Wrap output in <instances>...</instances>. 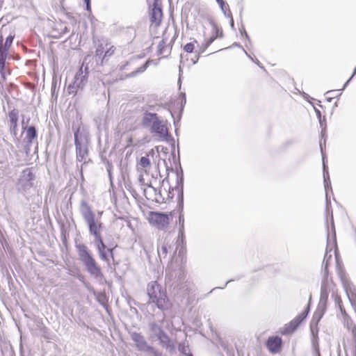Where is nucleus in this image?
I'll return each mask as SVG.
<instances>
[{"label": "nucleus", "mask_w": 356, "mask_h": 356, "mask_svg": "<svg viewBox=\"0 0 356 356\" xmlns=\"http://www.w3.org/2000/svg\"><path fill=\"white\" fill-rule=\"evenodd\" d=\"M226 7H228L227 5L225 3V5H222V7H220L222 10H224Z\"/></svg>", "instance_id": "2f4dec72"}, {"label": "nucleus", "mask_w": 356, "mask_h": 356, "mask_svg": "<svg viewBox=\"0 0 356 356\" xmlns=\"http://www.w3.org/2000/svg\"><path fill=\"white\" fill-rule=\"evenodd\" d=\"M151 26L159 27L163 19V11L161 0H153L152 8L149 12Z\"/></svg>", "instance_id": "0eeeda50"}, {"label": "nucleus", "mask_w": 356, "mask_h": 356, "mask_svg": "<svg viewBox=\"0 0 356 356\" xmlns=\"http://www.w3.org/2000/svg\"><path fill=\"white\" fill-rule=\"evenodd\" d=\"M129 142H130V143H131V142H132V138H129Z\"/></svg>", "instance_id": "f704fd0d"}, {"label": "nucleus", "mask_w": 356, "mask_h": 356, "mask_svg": "<svg viewBox=\"0 0 356 356\" xmlns=\"http://www.w3.org/2000/svg\"><path fill=\"white\" fill-rule=\"evenodd\" d=\"M266 346L270 353L277 354L282 350V340L278 336L270 337L266 342Z\"/></svg>", "instance_id": "9b49d317"}, {"label": "nucleus", "mask_w": 356, "mask_h": 356, "mask_svg": "<svg viewBox=\"0 0 356 356\" xmlns=\"http://www.w3.org/2000/svg\"><path fill=\"white\" fill-rule=\"evenodd\" d=\"M95 240H96L97 242H98L99 243L98 245V246H97V248H98V250H99V253L101 252V250L102 252H104L106 250V246L104 244V243L103 242L102 236H100V239H95Z\"/></svg>", "instance_id": "b1692460"}, {"label": "nucleus", "mask_w": 356, "mask_h": 356, "mask_svg": "<svg viewBox=\"0 0 356 356\" xmlns=\"http://www.w3.org/2000/svg\"><path fill=\"white\" fill-rule=\"evenodd\" d=\"M171 42H172V40L168 43L167 38L165 37V33H163V38L158 46V54L163 55L166 52L170 53L172 49V44H170Z\"/></svg>", "instance_id": "2eb2a0df"}, {"label": "nucleus", "mask_w": 356, "mask_h": 356, "mask_svg": "<svg viewBox=\"0 0 356 356\" xmlns=\"http://www.w3.org/2000/svg\"><path fill=\"white\" fill-rule=\"evenodd\" d=\"M355 74H356V67H355V70H354V72H353V75H352V77H353L354 75H355Z\"/></svg>", "instance_id": "473e14b6"}, {"label": "nucleus", "mask_w": 356, "mask_h": 356, "mask_svg": "<svg viewBox=\"0 0 356 356\" xmlns=\"http://www.w3.org/2000/svg\"><path fill=\"white\" fill-rule=\"evenodd\" d=\"M168 245L163 242L161 245L158 248V254L160 257L165 258L168 253Z\"/></svg>", "instance_id": "412c9836"}, {"label": "nucleus", "mask_w": 356, "mask_h": 356, "mask_svg": "<svg viewBox=\"0 0 356 356\" xmlns=\"http://www.w3.org/2000/svg\"><path fill=\"white\" fill-rule=\"evenodd\" d=\"M138 168L143 170L145 172L150 169L151 162L147 156H142L138 162Z\"/></svg>", "instance_id": "6ab92c4d"}, {"label": "nucleus", "mask_w": 356, "mask_h": 356, "mask_svg": "<svg viewBox=\"0 0 356 356\" xmlns=\"http://www.w3.org/2000/svg\"><path fill=\"white\" fill-rule=\"evenodd\" d=\"M76 249L79 258L83 264L93 258L86 245L83 244H79L76 245Z\"/></svg>", "instance_id": "4468645a"}, {"label": "nucleus", "mask_w": 356, "mask_h": 356, "mask_svg": "<svg viewBox=\"0 0 356 356\" xmlns=\"http://www.w3.org/2000/svg\"><path fill=\"white\" fill-rule=\"evenodd\" d=\"M9 125L10 133L16 136L17 134L18 111L15 109L10 111L8 113Z\"/></svg>", "instance_id": "ddd939ff"}, {"label": "nucleus", "mask_w": 356, "mask_h": 356, "mask_svg": "<svg viewBox=\"0 0 356 356\" xmlns=\"http://www.w3.org/2000/svg\"><path fill=\"white\" fill-rule=\"evenodd\" d=\"M132 339L135 341L136 345L139 349H143L147 346L144 337L139 334L134 333L132 335Z\"/></svg>", "instance_id": "a211bd4d"}, {"label": "nucleus", "mask_w": 356, "mask_h": 356, "mask_svg": "<svg viewBox=\"0 0 356 356\" xmlns=\"http://www.w3.org/2000/svg\"><path fill=\"white\" fill-rule=\"evenodd\" d=\"M188 356H193V355L192 354H189Z\"/></svg>", "instance_id": "c9c22d12"}, {"label": "nucleus", "mask_w": 356, "mask_h": 356, "mask_svg": "<svg viewBox=\"0 0 356 356\" xmlns=\"http://www.w3.org/2000/svg\"><path fill=\"white\" fill-rule=\"evenodd\" d=\"M107 252L109 253L110 257L113 259V249H107Z\"/></svg>", "instance_id": "c756f323"}, {"label": "nucleus", "mask_w": 356, "mask_h": 356, "mask_svg": "<svg viewBox=\"0 0 356 356\" xmlns=\"http://www.w3.org/2000/svg\"><path fill=\"white\" fill-rule=\"evenodd\" d=\"M64 0H62V1H63Z\"/></svg>", "instance_id": "e433bc0d"}, {"label": "nucleus", "mask_w": 356, "mask_h": 356, "mask_svg": "<svg viewBox=\"0 0 356 356\" xmlns=\"http://www.w3.org/2000/svg\"><path fill=\"white\" fill-rule=\"evenodd\" d=\"M195 49L194 43L188 42L184 47V50L187 53H192Z\"/></svg>", "instance_id": "393cba45"}, {"label": "nucleus", "mask_w": 356, "mask_h": 356, "mask_svg": "<svg viewBox=\"0 0 356 356\" xmlns=\"http://www.w3.org/2000/svg\"><path fill=\"white\" fill-rule=\"evenodd\" d=\"M116 48L107 40L101 42L96 47L95 57L100 60L101 65L105 62L115 54Z\"/></svg>", "instance_id": "423d86ee"}, {"label": "nucleus", "mask_w": 356, "mask_h": 356, "mask_svg": "<svg viewBox=\"0 0 356 356\" xmlns=\"http://www.w3.org/2000/svg\"><path fill=\"white\" fill-rule=\"evenodd\" d=\"M82 73H83V72H82V69L81 68V69L79 70V75H81V74H82Z\"/></svg>", "instance_id": "72a5a7b5"}, {"label": "nucleus", "mask_w": 356, "mask_h": 356, "mask_svg": "<svg viewBox=\"0 0 356 356\" xmlns=\"http://www.w3.org/2000/svg\"><path fill=\"white\" fill-rule=\"evenodd\" d=\"M87 271L95 277H102L103 273L99 264L94 258L83 264Z\"/></svg>", "instance_id": "f8f14e48"}, {"label": "nucleus", "mask_w": 356, "mask_h": 356, "mask_svg": "<svg viewBox=\"0 0 356 356\" xmlns=\"http://www.w3.org/2000/svg\"><path fill=\"white\" fill-rule=\"evenodd\" d=\"M218 32L214 29L213 34L205 41V47H208L217 38Z\"/></svg>", "instance_id": "5701e85b"}, {"label": "nucleus", "mask_w": 356, "mask_h": 356, "mask_svg": "<svg viewBox=\"0 0 356 356\" xmlns=\"http://www.w3.org/2000/svg\"><path fill=\"white\" fill-rule=\"evenodd\" d=\"M216 1L218 2L220 7H222V5H225V2L223 0H216Z\"/></svg>", "instance_id": "7c9ffc66"}, {"label": "nucleus", "mask_w": 356, "mask_h": 356, "mask_svg": "<svg viewBox=\"0 0 356 356\" xmlns=\"http://www.w3.org/2000/svg\"><path fill=\"white\" fill-rule=\"evenodd\" d=\"M23 129L26 131V138L29 143H31L33 140L37 137V131L35 127L30 126L29 127H23Z\"/></svg>", "instance_id": "dca6fc26"}, {"label": "nucleus", "mask_w": 356, "mask_h": 356, "mask_svg": "<svg viewBox=\"0 0 356 356\" xmlns=\"http://www.w3.org/2000/svg\"><path fill=\"white\" fill-rule=\"evenodd\" d=\"M34 178L35 175L33 173L32 170L29 168H27L23 170L22 176L19 181L24 180L28 182H31L34 179Z\"/></svg>", "instance_id": "aec40b11"}, {"label": "nucleus", "mask_w": 356, "mask_h": 356, "mask_svg": "<svg viewBox=\"0 0 356 356\" xmlns=\"http://www.w3.org/2000/svg\"><path fill=\"white\" fill-rule=\"evenodd\" d=\"M79 129L74 133V143L76 146V160L82 162L86 160L88 155V149L86 145L82 144L79 138Z\"/></svg>", "instance_id": "9d476101"}, {"label": "nucleus", "mask_w": 356, "mask_h": 356, "mask_svg": "<svg viewBox=\"0 0 356 356\" xmlns=\"http://www.w3.org/2000/svg\"><path fill=\"white\" fill-rule=\"evenodd\" d=\"M314 111L316 112V114L319 121H321V113L320 110L318 109L317 108L314 107Z\"/></svg>", "instance_id": "cd10ccee"}, {"label": "nucleus", "mask_w": 356, "mask_h": 356, "mask_svg": "<svg viewBox=\"0 0 356 356\" xmlns=\"http://www.w3.org/2000/svg\"><path fill=\"white\" fill-rule=\"evenodd\" d=\"M179 290L184 294L189 295L192 291V285L190 283L185 282L181 284Z\"/></svg>", "instance_id": "4be33fe9"}, {"label": "nucleus", "mask_w": 356, "mask_h": 356, "mask_svg": "<svg viewBox=\"0 0 356 356\" xmlns=\"http://www.w3.org/2000/svg\"><path fill=\"white\" fill-rule=\"evenodd\" d=\"M99 257L102 260L107 262L108 264V266H110L108 254H107V252L106 250L104 252H102L101 250V252L99 253Z\"/></svg>", "instance_id": "a878e982"}, {"label": "nucleus", "mask_w": 356, "mask_h": 356, "mask_svg": "<svg viewBox=\"0 0 356 356\" xmlns=\"http://www.w3.org/2000/svg\"><path fill=\"white\" fill-rule=\"evenodd\" d=\"M15 34H9L4 41L2 34H0V74L3 81L6 79L7 75L10 74V70L6 63L8 57L9 50L12 46Z\"/></svg>", "instance_id": "7ed1b4c3"}, {"label": "nucleus", "mask_w": 356, "mask_h": 356, "mask_svg": "<svg viewBox=\"0 0 356 356\" xmlns=\"http://www.w3.org/2000/svg\"><path fill=\"white\" fill-rule=\"evenodd\" d=\"M86 5V10L90 11V0H83Z\"/></svg>", "instance_id": "c85d7f7f"}, {"label": "nucleus", "mask_w": 356, "mask_h": 356, "mask_svg": "<svg viewBox=\"0 0 356 356\" xmlns=\"http://www.w3.org/2000/svg\"><path fill=\"white\" fill-rule=\"evenodd\" d=\"M172 216V212L166 214L161 212L150 211L148 213L147 220L150 225L159 229H165L168 227Z\"/></svg>", "instance_id": "39448f33"}, {"label": "nucleus", "mask_w": 356, "mask_h": 356, "mask_svg": "<svg viewBox=\"0 0 356 356\" xmlns=\"http://www.w3.org/2000/svg\"><path fill=\"white\" fill-rule=\"evenodd\" d=\"M307 314L308 311L307 309L298 314L293 320L284 325L280 332L281 334L282 335H288L294 332L301 323L306 318Z\"/></svg>", "instance_id": "6e6552de"}, {"label": "nucleus", "mask_w": 356, "mask_h": 356, "mask_svg": "<svg viewBox=\"0 0 356 356\" xmlns=\"http://www.w3.org/2000/svg\"><path fill=\"white\" fill-rule=\"evenodd\" d=\"M151 119L155 120L152 126V131L159 135L161 140L167 139L168 136V129L163 122L159 120L156 113H148Z\"/></svg>", "instance_id": "1a4fd4ad"}, {"label": "nucleus", "mask_w": 356, "mask_h": 356, "mask_svg": "<svg viewBox=\"0 0 356 356\" xmlns=\"http://www.w3.org/2000/svg\"><path fill=\"white\" fill-rule=\"evenodd\" d=\"M81 214L88 226L90 233L95 236V239H100L103 223L96 218L91 207L86 202L82 203Z\"/></svg>", "instance_id": "f03ea898"}, {"label": "nucleus", "mask_w": 356, "mask_h": 356, "mask_svg": "<svg viewBox=\"0 0 356 356\" xmlns=\"http://www.w3.org/2000/svg\"><path fill=\"white\" fill-rule=\"evenodd\" d=\"M147 64H148V62H147L145 65H143L142 67H140L138 70H136L135 72H133L132 74L135 75L138 72H144L146 70L147 67Z\"/></svg>", "instance_id": "bb28decb"}, {"label": "nucleus", "mask_w": 356, "mask_h": 356, "mask_svg": "<svg viewBox=\"0 0 356 356\" xmlns=\"http://www.w3.org/2000/svg\"><path fill=\"white\" fill-rule=\"evenodd\" d=\"M334 304L340 311L341 315V321L343 326L351 332L352 335L356 337V325L355 324L352 317L346 309L343 300L340 296H334Z\"/></svg>", "instance_id": "20e7f679"}, {"label": "nucleus", "mask_w": 356, "mask_h": 356, "mask_svg": "<svg viewBox=\"0 0 356 356\" xmlns=\"http://www.w3.org/2000/svg\"><path fill=\"white\" fill-rule=\"evenodd\" d=\"M332 250L331 249L330 250H326V252H325V254L324 256V259H323V265L324 266V270H325V273L326 277L327 276V273H328V270H327L328 266L332 263Z\"/></svg>", "instance_id": "f3484780"}, {"label": "nucleus", "mask_w": 356, "mask_h": 356, "mask_svg": "<svg viewBox=\"0 0 356 356\" xmlns=\"http://www.w3.org/2000/svg\"><path fill=\"white\" fill-rule=\"evenodd\" d=\"M147 291L150 301L159 309L166 310L172 307V303L168 298L166 291L163 289L157 282H149Z\"/></svg>", "instance_id": "f257e3e1"}]
</instances>
